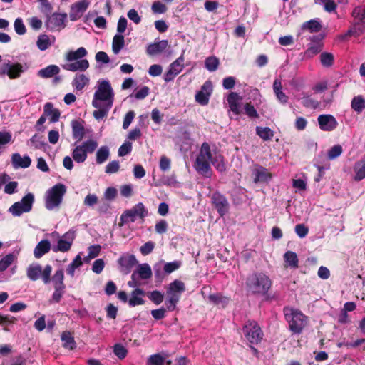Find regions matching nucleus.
Masks as SVG:
<instances>
[{"label": "nucleus", "mask_w": 365, "mask_h": 365, "mask_svg": "<svg viewBox=\"0 0 365 365\" xmlns=\"http://www.w3.org/2000/svg\"><path fill=\"white\" fill-rule=\"evenodd\" d=\"M87 54L88 51L84 47L68 51L64 56L65 63L62 65L63 69L72 72L85 71L90 66L88 61L83 58Z\"/></svg>", "instance_id": "1"}, {"label": "nucleus", "mask_w": 365, "mask_h": 365, "mask_svg": "<svg viewBox=\"0 0 365 365\" xmlns=\"http://www.w3.org/2000/svg\"><path fill=\"white\" fill-rule=\"evenodd\" d=\"M115 93L110 82L107 80H99L93 95L92 106L101 107V105L112 107Z\"/></svg>", "instance_id": "2"}, {"label": "nucleus", "mask_w": 365, "mask_h": 365, "mask_svg": "<svg viewBox=\"0 0 365 365\" xmlns=\"http://www.w3.org/2000/svg\"><path fill=\"white\" fill-rule=\"evenodd\" d=\"M246 285L252 293L264 295L269 290L272 281L263 273H255L248 277Z\"/></svg>", "instance_id": "3"}, {"label": "nucleus", "mask_w": 365, "mask_h": 365, "mask_svg": "<svg viewBox=\"0 0 365 365\" xmlns=\"http://www.w3.org/2000/svg\"><path fill=\"white\" fill-rule=\"evenodd\" d=\"M212 159L210 145L205 142L202 144L195 162L194 168L196 171L205 177H210L212 171L210 163Z\"/></svg>", "instance_id": "4"}, {"label": "nucleus", "mask_w": 365, "mask_h": 365, "mask_svg": "<svg viewBox=\"0 0 365 365\" xmlns=\"http://www.w3.org/2000/svg\"><path fill=\"white\" fill-rule=\"evenodd\" d=\"M284 314L290 330L294 334L302 333L307 324V317L301 311L291 307L284 308Z\"/></svg>", "instance_id": "5"}, {"label": "nucleus", "mask_w": 365, "mask_h": 365, "mask_svg": "<svg viewBox=\"0 0 365 365\" xmlns=\"http://www.w3.org/2000/svg\"><path fill=\"white\" fill-rule=\"evenodd\" d=\"M66 192V186L61 183L56 184L47 190L45 197V207L46 209L48 210H53L59 207Z\"/></svg>", "instance_id": "6"}, {"label": "nucleus", "mask_w": 365, "mask_h": 365, "mask_svg": "<svg viewBox=\"0 0 365 365\" xmlns=\"http://www.w3.org/2000/svg\"><path fill=\"white\" fill-rule=\"evenodd\" d=\"M148 215V211L142 202H138L132 208L125 210L120 217L119 226L122 227L125 225H128L134 222L137 217H139L143 221L144 218Z\"/></svg>", "instance_id": "7"}, {"label": "nucleus", "mask_w": 365, "mask_h": 365, "mask_svg": "<svg viewBox=\"0 0 365 365\" xmlns=\"http://www.w3.org/2000/svg\"><path fill=\"white\" fill-rule=\"evenodd\" d=\"M21 72L22 66L21 63L15 61L13 56L5 59L0 66V76H7L11 79L20 77Z\"/></svg>", "instance_id": "8"}, {"label": "nucleus", "mask_w": 365, "mask_h": 365, "mask_svg": "<svg viewBox=\"0 0 365 365\" xmlns=\"http://www.w3.org/2000/svg\"><path fill=\"white\" fill-rule=\"evenodd\" d=\"M51 272L52 267L51 265H46L44 269H42L41 265L35 264L29 266L26 272L30 279L36 281L41 278L45 284H48L51 281Z\"/></svg>", "instance_id": "9"}, {"label": "nucleus", "mask_w": 365, "mask_h": 365, "mask_svg": "<svg viewBox=\"0 0 365 365\" xmlns=\"http://www.w3.org/2000/svg\"><path fill=\"white\" fill-rule=\"evenodd\" d=\"M243 332L246 339L252 344H257L263 336L261 328L255 322H248L243 327Z\"/></svg>", "instance_id": "10"}, {"label": "nucleus", "mask_w": 365, "mask_h": 365, "mask_svg": "<svg viewBox=\"0 0 365 365\" xmlns=\"http://www.w3.org/2000/svg\"><path fill=\"white\" fill-rule=\"evenodd\" d=\"M75 238L76 232L73 230L68 231L60 237L57 245L53 247V251L55 252H66L69 251Z\"/></svg>", "instance_id": "11"}, {"label": "nucleus", "mask_w": 365, "mask_h": 365, "mask_svg": "<svg viewBox=\"0 0 365 365\" xmlns=\"http://www.w3.org/2000/svg\"><path fill=\"white\" fill-rule=\"evenodd\" d=\"M184 53L185 51H182L180 57L170 65L169 69L164 76L165 81L169 82L173 80V78L182 71L185 61Z\"/></svg>", "instance_id": "12"}, {"label": "nucleus", "mask_w": 365, "mask_h": 365, "mask_svg": "<svg viewBox=\"0 0 365 365\" xmlns=\"http://www.w3.org/2000/svg\"><path fill=\"white\" fill-rule=\"evenodd\" d=\"M91 4L90 0H81L74 3L71 7L69 14L70 19L72 21L79 19Z\"/></svg>", "instance_id": "13"}, {"label": "nucleus", "mask_w": 365, "mask_h": 365, "mask_svg": "<svg viewBox=\"0 0 365 365\" xmlns=\"http://www.w3.org/2000/svg\"><path fill=\"white\" fill-rule=\"evenodd\" d=\"M317 121L320 129L323 131H332L338 125V122L336 118L329 114H323L319 115Z\"/></svg>", "instance_id": "14"}, {"label": "nucleus", "mask_w": 365, "mask_h": 365, "mask_svg": "<svg viewBox=\"0 0 365 365\" xmlns=\"http://www.w3.org/2000/svg\"><path fill=\"white\" fill-rule=\"evenodd\" d=\"M212 202L220 216H224L228 212L229 203L225 197L220 193H213L212 196Z\"/></svg>", "instance_id": "15"}, {"label": "nucleus", "mask_w": 365, "mask_h": 365, "mask_svg": "<svg viewBox=\"0 0 365 365\" xmlns=\"http://www.w3.org/2000/svg\"><path fill=\"white\" fill-rule=\"evenodd\" d=\"M212 89V83L208 81L205 82L202 86L201 90L195 95L196 101L202 106L207 105L209 102Z\"/></svg>", "instance_id": "16"}, {"label": "nucleus", "mask_w": 365, "mask_h": 365, "mask_svg": "<svg viewBox=\"0 0 365 365\" xmlns=\"http://www.w3.org/2000/svg\"><path fill=\"white\" fill-rule=\"evenodd\" d=\"M137 262L135 257L133 255H123L118 259L120 271L125 274H128Z\"/></svg>", "instance_id": "17"}, {"label": "nucleus", "mask_w": 365, "mask_h": 365, "mask_svg": "<svg viewBox=\"0 0 365 365\" xmlns=\"http://www.w3.org/2000/svg\"><path fill=\"white\" fill-rule=\"evenodd\" d=\"M365 32V22L354 21L351 28L341 36L342 39H346L349 36L359 37Z\"/></svg>", "instance_id": "18"}, {"label": "nucleus", "mask_w": 365, "mask_h": 365, "mask_svg": "<svg viewBox=\"0 0 365 365\" xmlns=\"http://www.w3.org/2000/svg\"><path fill=\"white\" fill-rule=\"evenodd\" d=\"M242 99V97L235 92H232L227 96L230 109L236 115L240 113Z\"/></svg>", "instance_id": "19"}, {"label": "nucleus", "mask_w": 365, "mask_h": 365, "mask_svg": "<svg viewBox=\"0 0 365 365\" xmlns=\"http://www.w3.org/2000/svg\"><path fill=\"white\" fill-rule=\"evenodd\" d=\"M168 46L167 40H161L153 43H150L147 47V53L150 56H155L162 53Z\"/></svg>", "instance_id": "20"}, {"label": "nucleus", "mask_w": 365, "mask_h": 365, "mask_svg": "<svg viewBox=\"0 0 365 365\" xmlns=\"http://www.w3.org/2000/svg\"><path fill=\"white\" fill-rule=\"evenodd\" d=\"M185 290V284L178 280L175 279L170 283L167 289L168 295H175L178 297H180L181 294Z\"/></svg>", "instance_id": "21"}, {"label": "nucleus", "mask_w": 365, "mask_h": 365, "mask_svg": "<svg viewBox=\"0 0 365 365\" xmlns=\"http://www.w3.org/2000/svg\"><path fill=\"white\" fill-rule=\"evenodd\" d=\"M145 294V292L139 288H135L130 294V297L128 300V304L130 307H135L138 305H141L145 303L143 297Z\"/></svg>", "instance_id": "22"}, {"label": "nucleus", "mask_w": 365, "mask_h": 365, "mask_svg": "<svg viewBox=\"0 0 365 365\" xmlns=\"http://www.w3.org/2000/svg\"><path fill=\"white\" fill-rule=\"evenodd\" d=\"M67 18L66 14H53L48 19V24L53 29H60L65 26Z\"/></svg>", "instance_id": "23"}, {"label": "nucleus", "mask_w": 365, "mask_h": 365, "mask_svg": "<svg viewBox=\"0 0 365 365\" xmlns=\"http://www.w3.org/2000/svg\"><path fill=\"white\" fill-rule=\"evenodd\" d=\"M44 115L49 117L51 123H56L59 120L61 113L55 108L51 103H46L43 107Z\"/></svg>", "instance_id": "24"}, {"label": "nucleus", "mask_w": 365, "mask_h": 365, "mask_svg": "<svg viewBox=\"0 0 365 365\" xmlns=\"http://www.w3.org/2000/svg\"><path fill=\"white\" fill-rule=\"evenodd\" d=\"M255 182H267L272 178V174L264 168L259 167L254 170Z\"/></svg>", "instance_id": "25"}, {"label": "nucleus", "mask_w": 365, "mask_h": 365, "mask_svg": "<svg viewBox=\"0 0 365 365\" xmlns=\"http://www.w3.org/2000/svg\"><path fill=\"white\" fill-rule=\"evenodd\" d=\"M55 41L53 36L49 37L46 34H41L37 39L36 45L41 51H45L51 46Z\"/></svg>", "instance_id": "26"}, {"label": "nucleus", "mask_w": 365, "mask_h": 365, "mask_svg": "<svg viewBox=\"0 0 365 365\" xmlns=\"http://www.w3.org/2000/svg\"><path fill=\"white\" fill-rule=\"evenodd\" d=\"M50 250V242L47 240H43L37 244L34 249V254L36 258H40L46 253L48 252Z\"/></svg>", "instance_id": "27"}, {"label": "nucleus", "mask_w": 365, "mask_h": 365, "mask_svg": "<svg viewBox=\"0 0 365 365\" xmlns=\"http://www.w3.org/2000/svg\"><path fill=\"white\" fill-rule=\"evenodd\" d=\"M72 133L74 139L81 140L85 135V128L82 123L78 120L71 122Z\"/></svg>", "instance_id": "28"}, {"label": "nucleus", "mask_w": 365, "mask_h": 365, "mask_svg": "<svg viewBox=\"0 0 365 365\" xmlns=\"http://www.w3.org/2000/svg\"><path fill=\"white\" fill-rule=\"evenodd\" d=\"M89 78L85 74H77L72 81V86L78 91H81L89 83Z\"/></svg>", "instance_id": "29"}, {"label": "nucleus", "mask_w": 365, "mask_h": 365, "mask_svg": "<svg viewBox=\"0 0 365 365\" xmlns=\"http://www.w3.org/2000/svg\"><path fill=\"white\" fill-rule=\"evenodd\" d=\"M60 68L56 65H50L43 69H41L38 72V76L43 78H51L55 75L58 74Z\"/></svg>", "instance_id": "30"}, {"label": "nucleus", "mask_w": 365, "mask_h": 365, "mask_svg": "<svg viewBox=\"0 0 365 365\" xmlns=\"http://www.w3.org/2000/svg\"><path fill=\"white\" fill-rule=\"evenodd\" d=\"M354 179L361 180L365 178V160H360L355 163L354 165Z\"/></svg>", "instance_id": "31"}, {"label": "nucleus", "mask_w": 365, "mask_h": 365, "mask_svg": "<svg viewBox=\"0 0 365 365\" xmlns=\"http://www.w3.org/2000/svg\"><path fill=\"white\" fill-rule=\"evenodd\" d=\"M273 90L277 99L282 103L287 102L288 98L286 94L282 91V83L279 80L276 79L273 83Z\"/></svg>", "instance_id": "32"}, {"label": "nucleus", "mask_w": 365, "mask_h": 365, "mask_svg": "<svg viewBox=\"0 0 365 365\" xmlns=\"http://www.w3.org/2000/svg\"><path fill=\"white\" fill-rule=\"evenodd\" d=\"M110 156L109 148L104 145L98 148L96 153V161L97 164H103Z\"/></svg>", "instance_id": "33"}, {"label": "nucleus", "mask_w": 365, "mask_h": 365, "mask_svg": "<svg viewBox=\"0 0 365 365\" xmlns=\"http://www.w3.org/2000/svg\"><path fill=\"white\" fill-rule=\"evenodd\" d=\"M61 338L64 348L70 350H73L76 348V342L72 334L69 331H63L61 334Z\"/></svg>", "instance_id": "34"}, {"label": "nucleus", "mask_w": 365, "mask_h": 365, "mask_svg": "<svg viewBox=\"0 0 365 365\" xmlns=\"http://www.w3.org/2000/svg\"><path fill=\"white\" fill-rule=\"evenodd\" d=\"M284 259L287 264V266L290 267L292 268H297L298 267V257L295 252L292 251H287L284 255Z\"/></svg>", "instance_id": "35"}, {"label": "nucleus", "mask_w": 365, "mask_h": 365, "mask_svg": "<svg viewBox=\"0 0 365 365\" xmlns=\"http://www.w3.org/2000/svg\"><path fill=\"white\" fill-rule=\"evenodd\" d=\"M135 272H137L138 277L143 279H148L152 277V270L148 264H140Z\"/></svg>", "instance_id": "36"}, {"label": "nucleus", "mask_w": 365, "mask_h": 365, "mask_svg": "<svg viewBox=\"0 0 365 365\" xmlns=\"http://www.w3.org/2000/svg\"><path fill=\"white\" fill-rule=\"evenodd\" d=\"M352 109L358 113L365 109V98L361 96H355L351 101Z\"/></svg>", "instance_id": "37"}, {"label": "nucleus", "mask_w": 365, "mask_h": 365, "mask_svg": "<svg viewBox=\"0 0 365 365\" xmlns=\"http://www.w3.org/2000/svg\"><path fill=\"white\" fill-rule=\"evenodd\" d=\"M81 147L85 152V155L87 157L88 154L93 153L98 148V142L93 139H89L83 141L80 144Z\"/></svg>", "instance_id": "38"}, {"label": "nucleus", "mask_w": 365, "mask_h": 365, "mask_svg": "<svg viewBox=\"0 0 365 365\" xmlns=\"http://www.w3.org/2000/svg\"><path fill=\"white\" fill-rule=\"evenodd\" d=\"M125 40L124 36L121 34H116L114 36L112 43V50L115 54H118L120 50L124 47Z\"/></svg>", "instance_id": "39"}, {"label": "nucleus", "mask_w": 365, "mask_h": 365, "mask_svg": "<svg viewBox=\"0 0 365 365\" xmlns=\"http://www.w3.org/2000/svg\"><path fill=\"white\" fill-rule=\"evenodd\" d=\"M72 158L77 163H82L86 161L87 157L80 145H76L72 151Z\"/></svg>", "instance_id": "40"}, {"label": "nucleus", "mask_w": 365, "mask_h": 365, "mask_svg": "<svg viewBox=\"0 0 365 365\" xmlns=\"http://www.w3.org/2000/svg\"><path fill=\"white\" fill-rule=\"evenodd\" d=\"M302 29L303 30H307L312 33L318 32L322 29L320 22L317 19H312L306 21L302 24Z\"/></svg>", "instance_id": "41"}, {"label": "nucleus", "mask_w": 365, "mask_h": 365, "mask_svg": "<svg viewBox=\"0 0 365 365\" xmlns=\"http://www.w3.org/2000/svg\"><path fill=\"white\" fill-rule=\"evenodd\" d=\"M208 299L210 302L213 303L214 304L218 306L220 305L222 307H225L229 302L227 297H224L220 294H210L208 297Z\"/></svg>", "instance_id": "42"}, {"label": "nucleus", "mask_w": 365, "mask_h": 365, "mask_svg": "<svg viewBox=\"0 0 365 365\" xmlns=\"http://www.w3.org/2000/svg\"><path fill=\"white\" fill-rule=\"evenodd\" d=\"M82 264V259L81 255L78 254L72 261V262L68 266L66 269L67 274L71 277H73L76 269L80 267Z\"/></svg>", "instance_id": "43"}, {"label": "nucleus", "mask_w": 365, "mask_h": 365, "mask_svg": "<svg viewBox=\"0 0 365 365\" xmlns=\"http://www.w3.org/2000/svg\"><path fill=\"white\" fill-rule=\"evenodd\" d=\"M63 270L60 269L55 272L52 281L53 283L54 288L64 289L65 285L63 284Z\"/></svg>", "instance_id": "44"}, {"label": "nucleus", "mask_w": 365, "mask_h": 365, "mask_svg": "<svg viewBox=\"0 0 365 365\" xmlns=\"http://www.w3.org/2000/svg\"><path fill=\"white\" fill-rule=\"evenodd\" d=\"M257 134L264 140H269L274 136L272 130L269 128H262L257 126L256 128Z\"/></svg>", "instance_id": "45"}, {"label": "nucleus", "mask_w": 365, "mask_h": 365, "mask_svg": "<svg viewBox=\"0 0 365 365\" xmlns=\"http://www.w3.org/2000/svg\"><path fill=\"white\" fill-rule=\"evenodd\" d=\"M334 56L331 53L323 52L320 54V62L324 67H331L334 63Z\"/></svg>", "instance_id": "46"}, {"label": "nucleus", "mask_w": 365, "mask_h": 365, "mask_svg": "<svg viewBox=\"0 0 365 365\" xmlns=\"http://www.w3.org/2000/svg\"><path fill=\"white\" fill-rule=\"evenodd\" d=\"M95 108H96V110L93 111V115L96 120H101L108 115L109 110L112 107L101 105V107Z\"/></svg>", "instance_id": "47"}, {"label": "nucleus", "mask_w": 365, "mask_h": 365, "mask_svg": "<svg viewBox=\"0 0 365 365\" xmlns=\"http://www.w3.org/2000/svg\"><path fill=\"white\" fill-rule=\"evenodd\" d=\"M219 63H220L219 60L215 56L208 57L205 59V68L209 71H211V72L215 71L217 69Z\"/></svg>", "instance_id": "48"}, {"label": "nucleus", "mask_w": 365, "mask_h": 365, "mask_svg": "<svg viewBox=\"0 0 365 365\" xmlns=\"http://www.w3.org/2000/svg\"><path fill=\"white\" fill-rule=\"evenodd\" d=\"M16 259V256L13 254H9L0 260V272L6 270Z\"/></svg>", "instance_id": "49"}, {"label": "nucleus", "mask_w": 365, "mask_h": 365, "mask_svg": "<svg viewBox=\"0 0 365 365\" xmlns=\"http://www.w3.org/2000/svg\"><path fill=\"white\" fill-rule=\"evenodd\" d=\"M343 152V148L340 145H335L331 147L327 152V156L329 160H334Z\"/></svg>", "instance_id": "50"}, {"label": "nucleus", "mask_w": 365, "mask_h": 365, "mask_svg": "<svg viewBox=\"0 0 365 365\" xmlns=\"http://www.w3.org/2000/svg\"><path fill=\"white\" fill-rule=\"evenodd\" d=\"M354 21L365 22V6L356 7L352 11Z\"/></svg>", "instance_id": "51"}, {"label": "nucleus", "mask_w": 365, "mask_h": 365, "mask_svg": "<svg viewBox=\"0 0 365 365\" xmlns=\"http://www.w3.org/2000/svg\"><path fill=\"white\" fill-rule=\"evenodd\" d=\"M148 297L150 301L157 305L161 304L164 299L163 294L158 290L148 293Z\"/></svg>", "instance_id": "52"}, {"label": "nucleus", "mask_w": 365, "mask_h": 365, "mask_svg": "<svg viewBox=\"0 0 365 365\" xmlns=\"http://www.w3.org/2000/svg\"><path fill=\"white\" fill-rule=\"evenodd\" d=\"M9 212L14 216H20L23 213V199L21 201L15 202L11 207H9Z\"/></svg>", "instance_id": "53"}, {"label": "nucleus", "mask_w": 365, "mask_h": 365, "mask_svg": "<svg viewBox=\"0 0 365 365\" xmlns=\"http://www.w3.org/2000/svg\"><path fill=\"white\" fill-rule=\"evenodd\" d=\"M212 163L220 172H224L226 170V165L222 155L216 156L213 160L212 159Z\"/></svg>", "instance_id": "54"}, {"label": "nucleus", "mask_w": 365, "mask_h": 365, "mask_svg": "<svg viewBox=\"0 0 365 365\" xmlns=\"http://www.w3.org/2000/svg\"><path fill=\"white\" fill-rule=\"evenodd\" d=\"M12 135L9 132L0 131V151L11 141Z\"/></svg>", "instance_id": "55"}, {"label": "nucleus", "mask_w": 365, "mask_h": 365, "mask_svg": "<svg viewBox=\"0 0 365 365\" xmlns=\"http://www.w3.org/2000/svg\"><path fill=\"white\" fill-rule=\"evenodd\" d=\"M322 46L321 44H316L308 48L304 52V56L307 58H311L316 54L322 51Z\"/></svg>", "instance_id": "56"}, {"label": "nucleus", "mask_w": 365, "mask_h": 365, "mask_svg": "<svg viewBox=\"0 0 365 365\" xmlns=\"http://www.w3.org/2000/svg\"><path fill=\"white\" fill-rule=\"evenodd\" d=\"M164 360L160 354H153L149 356L146 365H163Z\"/></svg>", "instance_id": "57"}, {"label": "nucleus", "mask_w": 365, "mask_h": 365, "mask_svg": "<svg viewBox=\"0 0 365 365\" xmlns=\"http://www.w3.org/2000/svg\"><path fill=\"white\" fill-rule=\"evenodd\" d=\"M181 262L179 261H174L171 262L165 263L164 265V272L167 274H170L173 272L180 268Z\"/></svg>", "instance_id": "58"}, {"label": "nucleus", "mask_w": 365, "mask_h": 365, "mask_svg": "<svg viewBox=\"0 0 365 365\" xmlns=\"http://www.w3.org/2000/svg\"><path fill=\"white\" fill-rule=\"evenodd\" d=\"M113 352L119 359H123L126 356L128 351L124 346L118 344L113 346Z\"/></svg>", "instance_id": "59"}, {"label": "nucleus", "mask_w": 365, "mask_h": 365, "mask_svg": "<svg viewBox=\"0 0 365 365\" xmlns=\"http://www.w3.org/2000/svg\"><path fill=\"white\" fill-rule=\"evenodd\" d=\"M168 299L165 302V304L167 305V309L168 311H173L175 309L176 304L180 300V298L178 297V296L175 295H168Z\"/></svg>", "instance_id": "60"}, {"label": "nucleus", "mask_w": 365, "mask_h": 365, "mask_svg": "<svg viewBox=\"0 0 365 365\" xmlns=\"http://www.w3.org/2000/svg\"><path fill=\"white\" fill-rule=\"evenodd\" d=\"M245 114L251 118H257L259 115L252 105L247 103L244 106Z\"/></svg>", "instance_id": "61"}, {"label": "nucleus", "mask_w": 365, "mask_h": 365, "mask_svg": "<svg viewBox=\"0 0 365 365\" xmlns=\"http://www.w3.org/2000/svg\"><path fill=\"white\" fill-rule=\"evenodd\" d=\"M34 202V195L32 193H28L24 196V212H28L31 210Z\"/></svg>", "instance_id": "62"}, {"label": "nucleus", "mask_w": 365, "mask_h": 365, "mask_svg": "<svg viewBox=\"0 0 365 365\" xmlns=\"http://www.w3.org/2000/svg\"><path fill=\"white\" fill-rule=\"evenodd\" d=\"M120 168V164L118 160H113L110 162L106 166V173L108 174H112L117 173L119 170Z\"/></svg>", "instance_id": "63"}, {"label": "nucleus", "mask_w": 365, "mask_h": 365, "mask_svg": "<svg viewBox=\"0 0 365 365\" xmlns=\"http://www.w3.org/2000/svg\"><path fill=\"white\" fill-rule=\"evenodd\" d=\"M151 9L155 14H163L167 11V7L160 1H155L152 4Z\"/></svg>", "instance_id": "64"}]
</instances>
